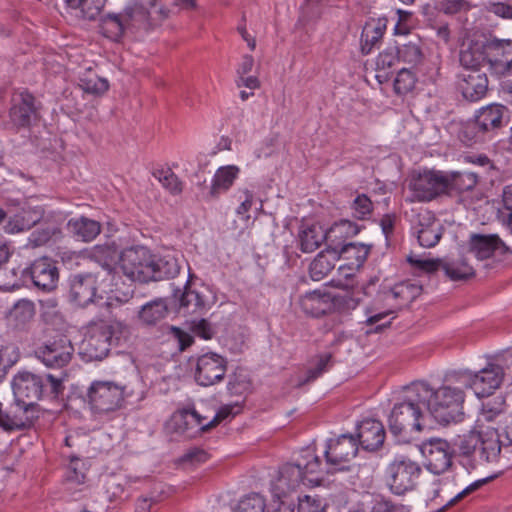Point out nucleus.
Segmentation results:
<instances>
[{
  "label": "nucleus",
  "instance_id": "f257e3e1",
  "mask_svg": "<svg viewBox=\"0 0 512 512\" xmlns=\"http://www.w3.org/2000/svg\"><path fill=\"white\" fill-rule=\"evenodd\" d=\"M460 386L442 385L433 390L425 382L412 384L410 391L416 394L417 401L427 408L431 416L442 425L459 423L464 419L463 404L465 393Z\"/></svg>",
  "mask_w": 512,
  "mask_h": 512
},
{
  "label": "nucleus",
  "instance_id": "f03ea898",
  "mask_svg": "<svg viewBox=\"0 0 512 512\" xmlns=\"http://www.w3.org/2000/svg\"><path fill=\"white\" fill-rule=\"evenodd\" d=\"M456 446L465 465L475 469L484 464L498 463L503 443L497 431L473 427L459 437Z\"/></svg>",
  "mask_w": 512,
  "mask_h": 512
},
{
  "label": "nucleus",
  "instance_id": "7ed1b4c3",
  "mask_svg": "<svg viewBox=\"0 0 512 512\" xmlns=\"http://www.w3.org/2000/svg\"><path fill=\"white\" fill-rule=\"evenodd\" d=\"M13 394L18 403L32 405L38 410L37 401L43 395H48L53 398L57 397L63 390L62 379L47 374L44 378L30 373L19 372L16 374L12 381Z\"/></svg>",
  "mask_w": 512,
  "mask_h": 512
},
{
  "label": "nucleus",
  "instance_id": "20e7f679",
  "mask_svg": "<svg viewBox=\"0 0 512 512\" xmlns=\"http://www.w3.org/2000/svg\"><path fill=\"white\" fill-rule=\"evenodd\" d=\"M322 472L321 460L314 451L307 448L301 452L297 462L287 463L280 468L277 488L286 493L297 488L301 483L317 485L320 478L311 477Z\"/></svg>",
  "mask_w": 512,
  "mask_h": 512
},
{
  "label": "nucleus",
  "instance_id": "39448f33",
  "mask_svg": "<svg viewBox=\"0 0 512 512\" xmlns=\"http://www.w3.org/2000/svg\"><path fill=\"white\" fill-rule=\"evenodd\" d=\"M151 26L150 13L141 4L133 3L119 13H108L101 20L103 35L111 40H120L125 33L134 29H147Z\"/></svg>",
  "mask_w": 512,
  "mask_h": 512
},
{
  "label": "nucleus",
  "instance_id": "423d86ee",
  "mask_svg": "<svg viewBox=\"0 0 512 512\" xmlns=\"http://www.w3.org/2000/svg\"><path fill=\"white\" fill-rule=\"evenodd\" d=\"M121 326L120 322L111 324L104 320L94 323L81 343V355L87 361H99L105 358L110 351L114 328Z\"/></svg>",
  "mask_w": 512,
  "mask_h": 512
},
{
  "label": "nucleus",
  "instance_id": "0eeeda50",
  "mask_svg": "<svg viewBox=\"0 0 512 512\" xmlns=\"http://www.w3.org/2000/svg\"><path fill=\"white\" fill-rule=\"evenodd\" d=\"M412 395L403 402L396 404L389 416V429L395 436H400L407 431L422 430L420 419L422 418V402L417 401V396Z\"/></svg>",
  "mask_w": 512,
  "mask_h": 512
},
{
  "label": "nucleus",
  "instance_id": "6e6552de",
  "mask_svg": "<svg viewBox=\"0 0 512 512\" xmlns=\"http://www.w3.org/2000/svg\"><path fill=\"white\" fill-rule=\"evenodd\" d=\"M447 185L446 172L441 170H424L412 176L409 188L414 199L428 202L443 195L447 196Z\"/></svg>",
  "mask_w": 512,
  "mask_h": 512
},
{
  "label": "nucleus",
  "instance_id": "1a4fd4ad",
  "mask_svg": "<svg viewBox=\"0 0 512 512\" xmlns=\"http://www.w3.org/2000/svg\"><path fill=\"white\" fill-rule=\"evenodd\" d=\"M343 231L356 235L359 228L348 220L341 221L339 224L333 226L329 231H326L319 224H303L298 233L299 247L304 253L314 252L325 241H331V238L337 237V233Z\"/></svg>",
  "mask_w": 512,
  "mask_h": 512
},
{
  "label": "nucleus",
  "instance_id": "9d476101",
  "mask_svg": "<svg viewBox=\"0 0 512 512\" xmlns=\"http://www.w3.org/2000/svg\"><path fill=\"white\" fill-rule=\"evenodd\" d=\"M91 409L98 414L119 409L124 401L123 387L108 381H95L87 393Z\"/></svg>",
  "mask_w": 512,
  "mask_h": 512
},
{
  "label": "nucleus",
  "instance_id": "9b49d317",
  "mask_svg": "<svg viewBox=\"0 0 512 512\" xmlns=\"http://www.w3.org/2000/svg\"><path fill=\"white\" fill-rule=\"evenodd\" d=\"M387 473L391 491L397 495H402L417 486L422 469L418 463L401 457L390 463Z\"/></svg>",
  "mask_w": 512,
  "mask_h": 512
},
{
  "label": "nucleus",
  "instance_id": "f8f14e48",
  "mask_svg": "<svg viewBox=\"0 0 512 512\" xmlns=\"http://www.w3.org/2000/svg\"><path fill=\"white\" fill-rule=\"evenodd\" d=\"M504 368L497 363H489L475 374H464L459 383L474 391L477 397H489L500 387L504 379Z\"/></svg>",
  "mask_w": 512,
  "mask_h": 512
},
{
  "label": "nucleus",
  "instance_id": "ddd939ff",
  "mask_svg": "<svg viewBox=\"0 0 512 512\" xmlns=\"http://www.w3.org/2000/svg\"><path fill=\"white\" fill-rule=\"evenodd\" d=\"M38 417L39 410L32 403L22 404L16 400L9 404L0 402V428L5 432L27 429Z\"/></svg>",
  "mask_w": 512,
  "mask_h": 512
},
{
  "label": "nucleus",
  "instance_id": "4468645a",
  "mask_svg": "<svg viewBox=\"0 0 512 512\" xmlns=\"http://www.w3.org/2000/svg\"><path fill=\"white\" fill-rule=\"evenodd\" d=\"M22 275L30 279L35 288L46 293L57 289L60 277L57 262L48 256L35 259L23 270Z\"/></svg>",
  "mask_w": 512,
  "mask_h": 512
},
{
  "label": "nucleus",
  "instance_id": "2eb2a0df",
  "mask_svg": "<svg viewBox=\"0 0 512 512\" xmlns=\"http://www.w3.org/2000/svg\"><path fill=\"white\" fill-rule=\"evenodd\" d=\"M152 253L143 246L124 249L119 256L123 273L134 281L149 282Z\"/></svg>",
  "mask_w": 512,
  "mask_h": 512
},
{
  "label": "nucleus",
  "instance_id": "dca6fc26",
  "mask_svg": "<svg viewBox=\"0 0 512 512\" xmlns=\"http://www.w3.org/2000/svg\"><path fill=\"white\" fill-rule=\"evenodd\" d=\"M357 452L358 443L352 435L343 434L337 439H330L325 450L326 464L329 466L326 472L346 470V464L355 458Z\"/></svg>",
  "mask_w": 512,
  "mask_h": 512
},
{
  "label": "nucleus",
  "instance_id": "f3484780",
  "mask_svg": "<svg viewBox=\"0 0 512 512\" xmlns=\"http://www.w3.org/2000/svg\"><path fill=\"white\" fill-rule=\"evenodd\" d=\"M102 275H94L91 272L81 273L70 279V300L78 306L85 307L92 303L97 291L112 290V286L100 279Z\"/></svg>",
  "mask_w": 512,
  "mask_h": 512
},
{
  "label": "nucleus",
  "instance_id": "a211bd4d",
  "mask_svg": "<svg viewBox=\"0 0 512 512\" xmlns=\"http://www.w3.org/2000/svg\"><path fill=\"white\" fill-rule=\"evenodd\" d=\"M421 453L425 457L426 468L434 474L444 473L452 465L453 450L444 439L434 438L424 442Z\"/></svg>",
  "mask_w": 512,
  "mask_h": 512
},
{
  "label": "nucleus",
  "instance_id": "6ab92c4d",
  "mask_svg": "<svg viewBox=\"0 0 512 512\" xmlns=\"http://www.w3.org/2000/svg\"><path fill=\"white\" fill-rule=\"evenodd\" d=\"M73 352L70 340L63 336L39 346L35 355L47 367L62 368L71 361Z\"/></svg>",
  "mask_w": 512,
  "mask_h": 512
},
{
  "label": "nucleus",
  "instance_id": "aec40b11",
  "mask_svg": "<svg viewBox=\"0 0 512 512\" xmlns=\"http://www.w3.org/2000/svg\"><path fill=\"white\" fill-rule=\"evenodd\" d=\"M227 371V360L219 354L210 352L197 359L195 369L196 382L204 387L220 382Z\"/></svg>",
  "mask_w": 512,
  "mask_h": 512
},
{
  "label": "nucleus",
  "instance_id": "412c9836",
  "mask_svg": "<svg viewBox=\"0 0 512 512\" xmlns=\"http://www.w3.org/2000/svg\"><path fill=\"white\" fill-rule=\"evenodd\" d=\"M468 249L478 260H486L495 255H512V249L497 234H471Z\"/></svg>",
  "mask_w": 512,
  "mask_h": 512
},
{
  "label": "nucleus",
  "instance_id": "4be33fe9",
  "mask_svg": "<svg viewBox=\"0 0 512 512\" xmlns=\"http://www.w3.org/2000/svg\"><path fill=\"white\" fill-rule=\"evenodd\" d=\"M490 72L505 77L512 72V40L493 39L485 43Z\"/></svg>",
  "mask_w": 512,
  "mask_h": 512
},
{
  "label": "nucleus",
  "instance_id": "5701e85b",
  "mask_svg": "<svg viewBox=\"0 0 512 512\" xmlns=\"http://www.w3.org/2000/svg\"><path fill=\"white\" fill-rule=\"evenodd\" d=\"M89 258L97 263L100 270L91 272L94 275H102L100 279L111 286L116 284L118 272L116 271L117 246L115 243L95 245L89 251Z\"/></svg>",
  "mask_w": 512,
  "mask_h": 512
},
{
  "label": "nucleus",
  "instance_id": "b1692460",
  "mask_svg": "<svg viewBox=\"0 0 512 512\" xmlns=\"http://www.w3.org/2000/svg\"><path fill=\"white\" fill-rule=\"evenodd\" d=\"M508 405L503 395H496L487 398L481 404L478 418L473 427L479 429H490L498 432V425L507 415Z\"/></svg>",
  "mask_w": 512,
  "mask_h": 512
},
{
  "label": "nucleus",
  "instance_id": "393cba45",
  "mask_svg": "<svg viewBox=\"0 0 512 512\" xmlns=\"http://www.w3.org/2000/svg\"><path fill=\"white\" fill-rule=\"evenodd\" d=\"M415 229L419 244L425 248L434 247L442 237L443 227L429 210H422L417 214Z\"/></svg>",
  "mask_w": 512,
  "mask_h": 512
},
{
  "label": "nucleus",
  "instance_id": "a878e982",
  "mask_svg": "<svg viewBox=\"0 0 512 512\" xmlns=\"http://www.w3.org/2000/svg\"><path fill=\"white\" fill-rule=\"evenodd\" d=\"M459 88L463 97L469 101H478L488 91V77L482 70H468L460 75Z\"/></svg>",
  "mask_w": 512,
  "mask_h": 512
},
{
  "label": "nucleus",
  "instance_id": "bb28decb",
  "mask_svg": "<svg viewBox=\"0 0 512 512\" xmlns=\"http://www.w3.org/2000/svg\"><path fill=\"white\" fill-rule=\"evenodd\" d=\"M36 118L37 108L34 96L26 91L16 95L10 109V119L13 124L17 127H28Z\"/></svg>",
  "mask_w": 512,
  "mask_h": 512
},
{
  "label": "nucleus",
  "instance_id": "cd10ccee",
  "mask_svg": "<svg viewBox=\"0 0 512 512\" xmlns=\"http://www.w3.org/2000/svg\"><path fill=\"white\" fill-rule=\"evenodd\" d=\"M357 443L368 451H375L380 448L385 439V430L378 420L367 419L358 426Z\"/></svg>",
  "mask_w": 512,
  "mask_h": 512
},
{
  "label": "nucleus",
  "instance_id": "c85d7f7f",
  "mask_svg": "<svg viewBox=\"0 0 512 512\" xmlns=\"http://www.w3.org/2000/svg\"><path fill=\"white\" fill-rule=\"evenodd\" d=\"M371 245L353 242H342L336 245L329 244L327 252L333 254L334 260L343 257L351 261V265L361 266L367 259Z\"/></svg>",
  "mask_w": 512,
  "mask_h": 512
},
{
  "label": "nucleus",
  "instance_id": "c756f323",
  "mask_svg": "<svg viewBox=\"0 0 512 512\" xmlns=\"http://www.w3.org/2000/svg\"><path fill=\"white\" fill-rule=\"evenodd\" d=\"M151 262V273L149 275V281H161L165 279H171L177 276L180 272L179 259L174 254H152Z\"/></svg>",
  "mask_w": 512,
  "mask_h": 512
},
{
  "label": "nucleus",
  "instance_id": "7c9ffc66",
  "mask_svg": "<svg viewBox=\"0 0 512 512\" xmlns=\"http://www.w3.org/2000/svg\"><path fill=\"white\" fill-rule=\"evenodd\" d=\"M301 310L309 316L320 317L333 309L332 299L329 293L320 291L307 292L299 299Z\"/></svg>",
  "mask_w": 512,
  "mask_h": 512
},
{
  "label": "nucleus",
  "instance_id": "2f4dec72",
  "mask_svg": "<svg viewBox=\"0 0 512 512\" xmlns=\"http://www.w3.org/2000/svg\"><path fill=\"white\" fill-rule=\"evenodd\" d=\"M174 302L179 312L184 314H192L201 311L205 302L202 296L190 289V282L187 281L183 290L176 289L173 294Z\"/></svg>",
  "mask_w": 512,
  "mask_h": 512
},
{
  "label": "nucleus",
  "instance_id": "473e14b6",
  "mask_svg": "<svg viewBox=\"0 0 512 512\" xmlns=\"http://www.w3.org/2000/svg\"><path fill=\"white\" fill-rule=\"evenodd\" d=\"M448 180L447 196L459 195L466 191L473 190L478 181L479 176L476 172L468 171H451L446 172Z\"/></svg>",
  "mask_w": 512,
  "mask_h": 512
},
{
  "label": "nucleus",
  "instance_id": "72a5a7b5",
  "mask_svg": "<svg viewBox=\"0 0 512 512\" xmlns=\"http://www.w3.org/2000/svg\"><path fill=\"white\" fill-rule=\"evenodd\" d=\"M67 229L78 240L90 242L101 232V224L87 217L72 218L67 223Z\"/></svg>",
  "mask_w": 512,
  "mask_h": 512
},
{
  "label": "nucleus",
  "instance_id": "f704fd0d",
  "mask_svg": "<svg viewBox=\"0 0 512 512\" xmlns=\"http://www.w3.org/2000/svg\"><path fill=\"white\" fill-rule=\"evenodd\" d=\"M505 107L499 104H491L482 107L475 115V121L484 133L499 129L502 126V119Z\"/></svg>",
  "mask_w": 512,
  "mask_h": 512
},
{
  "label": "nucleus",
  "instance_id": "c9c22d12",
  "mask_svg": "<svg viewBox=\"0 0 512 512\" xmlns=\"http://www.w3.org/2000/svg\"><path fill=\"white\" fill-rule=\"evenodd\" d=\"M168 305L164 299H156L143 305L138 312L141 325L146 327L156 326L168 315Z\"/></svg>",
  "mask_w": 512,
  "mask_h": 512
},
{
  "label": "nucleus",
  "instance_id": "e433bc0d",
  "mask_svg": "<svg viewBox=\"0 0 512 512\" xmlns=\"http://www.w3.org/2000/svg\"><path fill=\"white\" fill-rule=\"evenodd\" d=\"M240 172L235 165L222 166L214 174L209 196L216 199L220 194L226 192L234 183Z\"/></svg>",
  "mask_w": 512,
  "mask_h": 512
},
{
  "label": "nucleus",
  "instance_id": "4c0bfd02",
  "mask_svg": "<svg viewBox=\"0 0 512 512\" xmlns=\"http://www.w3.org/2000/svg\"><path fill=\"white\" fill-rule=\"evenodd\" d=\"M459 60L465 71L482 70L483 64H488L485 44L470 43L466 48L460 51Z\"/></svg>",
  "mask_w": 512,
  "mask_h": 512
},
{
  "label": "nucleus",
  "instance_id": "58836bf2",
  "mask_svg": "<svg viewBox=\"0 0 512 512\" xmlns=\"http://www.w3.org/2000/svg\"><path fill=\"white\" fill-rule=\"evenodd\" d=\"M386 25L380 20L366 23L361 34V51L369 54L382 38Z\"/></svg>",
  "mask_w": 512,
  "mask_h": 512
},
{
  "label": "nucleus",
  "instance_id": "ea45409f",
  "mask_svg": "<svg viewBox=\"0 0 512 512\" xmlns=\"http://www.w3.org/2000/svg\"><path fill=\"white\" fill-rule=\"evenodd\" d=\"M335 261L332 253L320 252L309 266L310 277L314 281L324 279L334 268Z\"/></svg>",
  "mask_w": 512,
  "mask_h": 512
},
{
  "label": "nucleus",
  "instance_id": "a19ab883",
  "mask_svg": "<svg viewBox=\"0 0 512 512\" xmlns=\"http://www.w3.org/2000/svg\"><path fill=\"white\" fill-rule=\"evenodd\" d=\"M79 87L86 93L98 96L108 90L109 83L89 69L79 78Z\"/></svg>",
  "mask_w": 512,
  "mask_h": 512
},
{
  "label": "nucleus",
  "instance_id": "79ce46f5",
  "mask_svg": "<svg viewBox=\"0 0 512 512\" xmlns=\"http://www.w3.org/2000/svg\"><path fill=\"white\" fill-rule=\"evenodd\" d=\"M441 268L447 277L453 281L466 280L474 276L475 272L465 260L442 261Z\"/></svg>",
  "mask_w": 512,
  "mask_h": 512
},
{
  "label": "nucleus",
  "instance_id": "37998d69",
  "mask_svg": "<svg viewBox=\"0 0 512 512\" xmlns=\"http://www.w3.org/2000/svg\"><path fill=\"white\" fill-rule=\"evenodd\" d=\"M42 214L43 212L40 207L22 208L13 218V229L17 231L29 230L41 220Z\"/></svg>",
  "mask_w": 512,
  "mask_h": 512
},
{
  "label": "nucleus",
  "instance_id": "c03bdc74",
  "mask_svg": "<svg viewBox=\"0 0 512 512\" xmlns=\"http://www.w3.org/2000/svg\"><path fill=\"white\" fill-rule=\"evenodd\" d=\"M72 9H78L83 18L95 19L105 5V0H65Z\"/></svg>",
  "mask_w": 512,
  "mask_h": 512
},
{
  "label": "nucleus",
  "instance_id": "a18cd8bd",
  "mask_svg": "<svg viewBox=\"0 0 512 512\" xmlns=\"http://www.w3.org/2000/svg\"><path fill=\"white\" fill-rule=\"evenodd\" d=\"M20 353L13 344L0 346V381L5 378L8 371L18 362Z\"/></svg>",
  "mask_w": 512,
  "mask_h": 512
},
{
  "label": "nucleus",
  "instance_id": "49530a36",
  "mask_svg": "<svg viewBox=\"0 0 512 512\" xmlns=\"http://www.w3.org/2000/svg\"><path fill=\"white\" fill-rule=\"evenodd\" d=\"M399 54L397 51V46L388 47L384 51H382L378 57L376 58V70L378 72H383V74H378L377 77H388V70L391 69L397 62H399Z\"/></svg>",
  "mask_w": 512,
  "mask_h": 512
},
{
  "label": "nucleus",
  "instance_id": "de8ad7c7",
  "mask_svg": "<svg viewBox=\"0 0 512 512\" xmlns=\"http://www.w3.org/2000/svg\"><path fill=\"white\" fill-rule=\"evenodd\" d=\"M265 508V499L258 493H251L238 502L233 512H264Z\"/></svg>",
  "mask_w": 512,
  "mask_h": 512
},
{
  "label": "nucleus",
  "instance_id": "09e8293b",
  "mask_svg": "<svg viewBox=\"0 0 512 512\" xmlns=\"http://www.w3.org/2000/svg\"><path fill=\"white\" fill-rule=\"evenodd\" d=\"M153 175L170 193L177 195L182 192V183L171 169L157 170L153 173Z\"/></svg>",
  "mask_w": 512,
  "mask_h": 512
},
{
  "label": "nucleus",
  "instance_id": "8fccbe9b",
  "mask_svg": "<svg viewBox=\"0 0 512 512\" xmlns=\"http://www.w3.org/2000/svg\"><path fill=\"white\" fill-rule=\"evenodd\" d=\"M250 386L251 383L247 373L240 370L229 377L227 388L232 395H243L250 389Z\"/></svg>",
  "mask_w": 512,
  "mask_h": 512
},
{
  "label": "nucleus",
  "instance_id": "3c124183",
  "mask_svg": "<svg viewBox=\"0 0 512 512\" xmlns=\"http://www.w3.org/2000/svg\"><path fill=\"white\" fill-rule=\"evenodd\" d=\"M331 354L321 355L315 365V367L309 368L306 372V377L299 381L298 385L302 386L310 383L320 377L324 372L331 366Z\"/></svg>",
  "mask_w": 512,
  "mask_h": 512
},
{
  "label": "nucleus",
  "instance_id": "603ef678",
  "mask_svg": "<svg viewBox=\"0 0 512 512\" xmlns=\"http://www.w3.org/2000/svg\"><path fill=\"white\" fill-rule=\"evenodd\" d=\"M483 131H480V126H478L477 122L474 120L468 121L463 124L458 132V138L465 145L470 146L473 143L480 140Z\"/></svg>",
  "mask_w": 512,
  "mask_h": 512
},
{
  "label": "nucleus",
  "instance_id": "864d4df0",
  "mask_svg": "<svg viewBox=\"0 0 512 512\" xmlns=\"http://www.w3.org/2000/svg\"><path fill=\"white\" fill-rule=\"evenodd\" d=\"M399 59L408 64H418L422 59V52L418 44L409 42L397 47Z\"/></svg>",
  "mask_w": 512,
  "mask_h": 512
},
{
  "label": "nucleus",
  "instance_id": "5fc2aeb1",
  "mask_svg": "<svg viewBox=\"0 0 512 512\" xmlns=\"http://www.w3.org/2000/svg\"><path fill=\"white\" fill-rule=\"evenodd\" d=\"M415 86V77L412 72L406 68H402L395 78L394 90L397 94H406Z\"/></svg>",
  "mask_w": 512,
  "mask_h": 512
},
{
  "label": "nucleus",
  "instance_id": "6e6d98bb",
  "mask_svg": "<svg viewBox=\"0 0 512 512\" xmlns=\"http://www.w3.org/2000/svg\"><path fill=\"white\" fill-rule=\"evenodd\" d=\"M487 481H488V478L474 481L470 485L466 486L465 488H463L462 490L457 492V494H455L453 497L449 498L448 500L443 501L444 503L442 504L441 508L437 512H443L446 509H448L449 507L455 505L457 502L462 500L464 497H466L469 494H471L472 492L478 490Z\"/></svg>",
  "mask_w": 512,
  "mask_h": 512
},
{
  "label": "nucleus",
  "instance_id": "4d7b16f0",
  "mask_svg": "<svg viewBox=\"0 0 512 512\" xmlns=\"http://www.w3.org/2000/svg\"><path fill=\"white\" fill-rule=\"evenodd\" d=\"M12 315L15 317V319L24 323L34 317L35 306L33 302L29 300H20L14 305Z\"/></svg>",
  "mask_w": 512,
  "mask_h": 512
},
{
  "label": "nucleus",
  "instance_id": "13d9d810",
  "mask_svg": "<svg viewBox=\"0 0 512 512\" xmlns=\"http://www.w3.org/2000/svg\"><path fill=\"white\" fill-rule=\"evenodd\" d=\"M240 409L241 408L238 404L222 406L213 416V418L205 424L203 428H210L211 430L228 417L238 414L240 412Z\"/></svg>",
  "mask_w": 512,
  "mask_h": 512
},
{
  "label": "nucleus",
  "instance_id": "bf43d9fd",
  "mask_svg": "<svg viewBox=\"0 0 512 512\" xmlns=\"http://www.w3.org/2000/svg\"><path fill=\"white\" fill-rule=\"evenodd\" d=\"M503 209L500 211V217L512 231V185L505 187L503 191Z\"/></svg>",
  "mask_w": 512,
  "mask_h": 512
},
{
  "label": "nucleus",
  "instance_id": "052dcab7",
  "mask_svg": "<svg viewBox=\"0 0 512 512\" xmlns=\"http://www.w3.org/2000/svg\"><path fill=\"white\" fill-rule=\"evenodd\" d=\"M352 209L356 218L365 219L372 212V202L365 194L359 195L354 199Z\"/></svg>",
  "mask_w": 512,
  "mask_h": 512
},
{
  "label": "nucleus",
  "instance_id": "680f3d73",
  "mask_svg": "<svg viewBox=\"0 0 512 512\" xmlns=\"http://www.w3.org/2000/svg\"><path fill=\"white\" fill-rule=\"evenodd\" d=\"M438 7L442 12L448 15H453L470 9V5L466 0H440L438 2Z\"/></svg>",
  "mask_w": 512,
  "mask_h": 512
},
{
  "label": "nucleus",
  "instance_id": "e2e57ef3",
  "mask_svg": "<svg viewBox=\"0 0 512 512\" xmlns=\"http://www.w3.org/2000/svg\"><path fill=\"white\" fill-rule=\"evenodd\" d=\"M407 260L414 267L427 273L437 271L439 268H441L442 264L441 259H420L411 255L408 256Z\"/></svg>",
  "mask_w": 512,
  "mask_h": 512
},
{
  "label": "nucleus",
  "instance_id": "0e129e2a",
  "mask_svg": "<svg viewBox=\"0 0 512 512\" xmlns=\"http://www.w3.org/2000/svg\"><path fill=\"white\" fill-rule=\"evenodd\" d=\"M186 419L187 416L184 409L178 410L172 415L169 425L177 433L186 434L188 437H194V433L189 432L188 430Z\"/></svg>",
  "mask_w": 512,
  "mask_h": 512
},
{
  "label": "nucleus",
  "instance_id": "69168bd1",
  "mask_svg": "<svg viewBox=\"0 0 512 512\" xmlns=\"http://www.w3.org/2000/svg\"><path fill=\"white\" fill-rule=\"evenodd\" d=\"M298 512H324V506L319 499L306 495L299 499Z\"/></svg>",
  "mask_w": 512,
  "mask_h": 512
},
{
  "label": "nucleus",
  "instance_id": "338daca9",
  "mask_svg": "<svg viewBox=\"0 0 512 512\" xmlns=\"http://www.w3.org/2000/svg\"><path fill=\"white\" fill-rule=\"evenodd\" d=\"M170 334L173 339L177 342L178 348L180 351H184L193 343V337L181 330L178 327L170 326L169 327Z\"/></svg>",
  "mask_w": 512,
  "mask_h": 512
},
{
  "label": "nucleus",
  "instance_id": "774afa93",
  "mask_svg": "<svg viewBox=\"0 0 512 512\" xmlns=\"http://www.w3.org/2000/svg\"><path fill=\"white\" fill-rule=\"evenodd\" d=\"M162 493L163 490H161L158 494H154V492H152L148 497L140 498L137 502L135 512H151L152 506L161 501Z\"/></svg>",
  "mask_w": 512,
  "mask_h": 512
}]
</instances>
